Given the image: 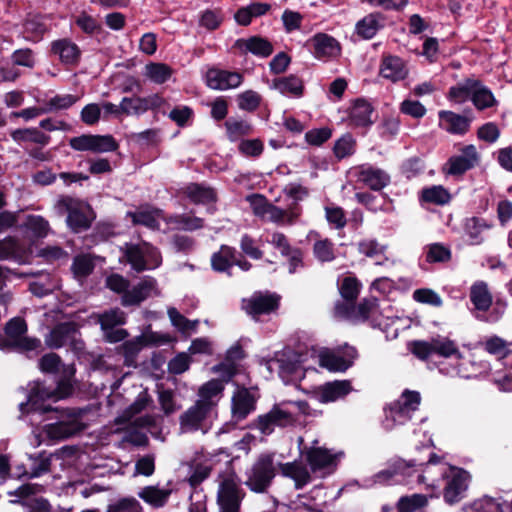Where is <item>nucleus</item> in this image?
<instances>
[{
  "label": "nucleus",
  "mask_w": 512,
  "mask_h": 512,
  "mask_svg": "<svg viewBox=\"0 0 512 512\" xmlns=\"http://www.w3.org/2000/svg\"><path fill=\"white\" fill-rule=\"evenodd\" d=\"M274 453H261L249 469L246 470L244 485L252 492L263 494L271 487L277 470Z\"/></svg>",
  "instance_id": "obj_1"
},
{
  "label": "nucleus",
  "mask_w": 512,
  "mask_h": 512,
  "mask_svg": "<svg viewBox=\"0 0 512 512\" xmlns=\"http://www.w3.org/2000/svg\"><path fill=\"white\" fill-rule=\"evenodd\" d=\"M58 206L66 211V224L73 233L87 231L96 219V213L90 204L71 196L61 197Z\"/></svg>",
  "instance_id": "obj_2"
},
{
  "label": "nucleus",
  "mask_w": 512,
  "mask_h": 512,
  "mask_svg": "<svg viewBox=\"0 0 512 512\" xmlns=\"http://www.w3.org/2000/svg\"><path fill=\"white\" fill-rule=\"evenodd\" d=\"M410 352L419 360L426 361L432 354L443 358L455 356L456 359L462 358L457 344L449 338H432L431 341L414 340L408 344Z\"/></svg>",
  "instance_id": "obj_3"
},
{
  "label": "nucleus",
  "mask_w": 512,
  "mask_h": 512,
  "mask_svg": "<svg viewBox=\"0 0 512 512\" xmlns=\"http://www.w3.org/2000/svg\"><path fill=\"white\" fill-rule=\"evenodd\" d=\"M448 470L449 473H442L447 479L443 489V498L447 504L453 505L465 497L471 476L465 469L456 466H449Z\"/></svg>",
  "instance_id": "obj_4"
},
{
  "label": "nucleus",
  "mask_w": 512,
  "mask_h": 512,
  "mask_svg": "<svg viewBox=\"0 0 512 512\" xmlns=\"http://www.w3.org/2000/svg\"><path fill=\"white\" fill-rule=\"evenodd\" d=\"M441 458L434 452H430L428 460L426 462L420 461L418 459H398L396 460L391 468L381 470L374 475V482L378 484H386L389 483L395 475H406L410 468H421L422 472H426L430 465H434L439 463Z\"/></svg>",
  "instance_id": "obj_5"
},
{
  "label": "nucleus",
  "mask_w": 512,
  "mask_h": 512,
  "mask_svg": "<svg viewBox=\"0 0 512 512\" xmlns=\"http://www.w3.org/2000/svg\"><path fill=\"white\" fill-rule=\"evenodd\" d=\"M123 252L126 261L137 273L149 269L145 256L153 259L156 266H159L162 261L159 251L147 242H143L142 244L125 243Z\"/></svg>",
  "instance_id": "obj_6"
},
{
  "label": "nucleus",
  "mask_w": 512,
  "mask_h": 512,
  "mask_svg": "<svg viewBox=\"0 0 512 512\" xmlns=\"http://www.w3.org/2000/svg\"><path fill=\"white\" fill-rule=\"evenodd\" d=\"M280 296L270 292H255L248 299L242 300V309L253 319L257 320L261 315H269L280 306Z\"/></svg>",
  "instance_id": "obj_7"
},
{
  "label": "nucleus",
  "mask_w": 512,
  "mask_h": 512,
  "mask_svg": "<svg viewBox=\"0 0 512 512\" xmlns=\"http://www.w3.org/2000/svg\"><path fill=\"white\" fill-rule=\"evenodd\" d=\"M460 151V155L451 156L444 164L443 172L447 175L460 177L478 165L480 155L473 144L465 145Z\"/></svg>",
  "instance_id": "obj_8"
},
{
  "label": "nucleus",
  "mask_w": 512,
  "mask_h": 512,
  "mask_svg": "<svg viewBox=\"0 0 512 512\" xmlns=\"http://www.w3.org/2000/svg\"><path fill=\"white\" fill-rule=\"evenodd\" d=\"M64 414L69 418L46 426V434L53 440H65L80 434L86 425L79 420L80 412L75 409H66Z\"/></svg>",
  "instance_id": "obj_9"
},
{
  "label": "nucleus",
  "mask_w": 512,
  "mask_h": 512,
  "mask_svg": "<svg viewBox=\"0 0 512 512\" xmlns=\"http://www.w3.org/2000/svg\"><path fill=\"white\" fill-rule=\"evenodd\" d=\"M245 496V491L232 478L224 479L220 483L217 498L220 512H240Z\"/></svg>",
  "instance_id": "obj_10"
},
{
  "label": "nucleus",
  "mask_w": 512,
  "mask_h": 512,
  "mask_svg": "<svg viewBox=\"0 0 512 512\" xmlns=\"http://www.w3.org/2000/svg\"><path fill=\"white\" fill-rule=\"evenodd\" d=\"M295 420V417L290 412L282 410L275 404L268 413L259 415L256 418L255 427L263 435H270L276 426L287 427L292 425Z\"/></svg>",
  "instance_id": "obj_11"
},
{
  "label": "nucleus",
  "mask_w": 512,
  "mask_h": 512,
  "mask_svg": "<svg viewBox=\"0 0 512 512\" xmlns=\"http://www.w3.org/2000/svg\"><path fill=\"white\" fill-rule=\"evenodd\" d=\"M440 126L450 134L465 135L473 121L472 110L464 111V114H458L450 110H441L438 113Z\"/></svg>",
  "instance_id": "obj_12"
},
{
  "label": "nucleus",
  "mask_w": 512,
  "mask_h": 512,
  "mask_svg": "<svg viewBox=\"0 0 512 512\" xmlns=\"http://www.w3.org/2000/svg\"><path fill=\"white\" fill-rule=\"evenodd\" d=\"M212 408L205 401H196L194 405L189 407L179 417L180 427L183 431H197L201 428L202 423L212 412Z\"/></svg>",
  "instance_id": "obj_13"
},
{
  "label": "nucleus",
  "mask_w": 512,
  "mask_h": 512,
  "mask_svg": "<svg viewBox=\"0 0 512 512\" xmlns=\"http://www.w3.org/2000/svg\"><path fill=\"white\" fill-rule=\"evenodd\" d=\"M243 82V76L239 72H232L219 68H210L206 72V84L213 90H228L237 88Z\"/></svg>",
  "instance_id": "obj_14"
},
{
  "label": "nucleus",
  "mask_w": 512,
  "mask_h": 512,
  "mask_svg": "<svg viewBox=\"0 0 512 512\" xmlns=\"http://www.w3.org/2000/svg\"><path fill=\"white\" fill-rule=\"evenodd\" d=\"M31 249L25 247L15 236H7L0 240V261L12 260L20 264L27 263Z\"/></svg>",
  "instance_id": "obj_15"
},
{
  "label": "nucleus",
  "mask_w": 512,
  "mask_h": 512,
  "mask_svg": "<svg viewBox=\"0 0 512 512\" xmlns=\"http://www.w3.org/2000/svg\"><path fill=\"white\" fill-rule=\"evenodd\" d=\"M46 392L43 390H39V386H37L34 381L33 386L31 387L27 401L19 404V410L23 415H27L30 413H40L41 415H45L49 412H57V408H53L49 404H45L47 401Z\"/></svg>",
  "instance_id": "obj_16"
},
{
  "label": "nucleus",
  "mask_w": 512,
  "mask_h": 512,
  "mask_svg": "<svg viewBox=\"0 0 512 512\" xmlns=\"http://www.w3.org/2000/svg\"><path fill=\"white\" fill-rule=\"evenodd\" d=\"M51 52L59 56L61 63L72 67L78 66L82 55L78 45L68 38L53 41L51 43Z\"/></svg>",
  "instance_id": "obj_17"
},
{
  "label": "nucleus",
  "mask_w": 512,
  "mask_h": 512,
  "mask_svg": "<svg viewBox=\"0 0 512 512\" xmlns=\"http://www.w3.org/2000/svg\"><path fill=\"white\" fill-rule=\"evenodd\" d=\"M79 332V325L74 321L56 324L45 339L51 349L62 348L73 336Z\"/></svg>",
  "instance_id": "obj_18"
},
{
  "label": "nucleus",
  "mask_w": 512,
  "mask_h": 512,
  "mask_svg": "<svg viewBox=\"0 0 512 512\" xmlns=\"http://www.w3.org/2000/svg\"><path fill=\"white\" fill-rule=\"evenodd\" d=\"M302 454L305 455L312 472L337 466L336 455L324 447H306Z\"/></svg>",
  "instance_id": "obj_19"
},
{
  "label": "nucleus",
  "mask_w": 512,
  "mask_h": 512,
  "mask_svg": "<svg viewBox=\"0 0 512 512\" xmlns=\"http://www.w3.org/2000/svg\"><path fill=\"white\" fill-rule=\"evenodd\" d=\"M344 354L345 356L334 353L323 354L320 357V364L331 372H345L353 365V360L358 353L356 348L347 346Z\"/></svg>",
  "instance_id": "obj_20"
},
{
  "label": "nucleus",
  "mask_w": 512,
  "mask_h": 512,
  "mask_svg": "<svg viewBox=\"0 0 512 512\" xmlns=\"http://www.w3.org/2000/svg\"><path fill=\"white\" fill-rule=\"evenodd\" d=\"M256 409V399L251 392L243 387L232 397V416L237 421H242Z\"/></svg>",
  "instance_id": "obj_21"
},
{
  "label": "nucleus",
  "mask_w": 512,
  "mask_h": 512,
  "mask_svg": "<svg viewBox=\"0 0 512 512\" xmlns=\"http://www.w3.org/2000/svg\"><path fill=\"white\" fill-rule=\"evenodd\" d=\"M358 179L373 191H380L390 183V176L384 170L371 165L359 167Z\"/></svg>",
  "instance_id": "obj_22"
},
{
  "label": "nucleus",
  "mask_w": 512,
  "mask_h": 512,
  "mask_svg": "<svg viewBox=\"0 0 512 512\" xmlns=\"http://www.w3.org/2000/svg\"><path fill=\"white\" fill-rule=\"evenodd\" d=\"M156 280L153 277L147 276L132 289L125 292L122 296V304L124 306L139 305L141 302L150 297L151 292L156 287Z\"/></svg>",
  "instance_id": "obj_23"
},
{
  "label": "nucleus",
  "mask_w": 512,
  "mask_h": 512,
  "mask_svg": "<svg viewBox=\"0 0 512 512\" xmlns=\"http://www.w3.org/2000/svg\"><path fill=\"white\" fill-rule=\"evenodd\" d=\"M385 16L381 12H372L360 19L355 25V31L364 40L372 39L385 27Z\"/></svg>",
  "instance_id": "obj_24"
},
{
  "label": "nucleus",
  "mask_w": 512,
  "mask_h": 512,
  "mask_svg": "<svg viewBox=\"0 0 512 512\" xmlns=\"http://www.w3.org/2000/svg\"><path fill=\"white\" fill-rule=\"evenodd\" d=\"M352 389V384L349 380L326 382L319 389V400L321 403L334 402L347 396Z\"/></svg>",
  "instance_id": "obj_25"
},
{
  "label": "nucleus",
  "mask_w": 512,
  "mask_h": 512,
  "mask_svg": "<svg viewBox=\"0 0 512 512\" xmlns=\"http://www.w3.org/2000/svg\"><path fill=\"white\" fill-rule=\"evenodd\" d=\"M373 106L365 99L358 98L354 101L349 111L350 125L354 127H369L373 124L371 115Z\"/></svg>",
  "instance_id": "obj_26"
},
{
  "label": "nucleus",
  "mask_w": 512,
  "mask_h": 512,
  "mask_svg": "<svg viewBox=\"0 0 512 512\" xmlns=\"http://www.w3.org/2000/svg\"><path fill=\"white\" fill-rule=\"evenodd\" d=\"M181 193L194 204H210L217 201L216 191L201 183H189L181 189Z\"/></svg>",
  "instance_id": "obj_27"
},
{
  "label": "nucleus",
  "mask_w": 512,
  "mask_h": 512,
  "mask_svg": "<svg viewBox=\"0 0 512 512\" xmlns=\"http://www.w3.org/2000/svg\"><path fill=\"white\" fill-rule=\"evenodd\" d=\"M313 54L316 58L334 57L340 52L339 42L326 33H317L311 39Z\"/></svg>",
  "instance_id": "obj_28"
},
{
  "label": "nucleus",
  "mask_w": 512,
  "mask_h": 512,
  "mask_svg": "<svg viewBox=\"0 0 512 512\" xmlns=\"http://www.w3.org/2000/svg\"><path fill=\"white\" fill-rule=\"evenodd\" d=\"M278 468L284 477L294 481L296 490L302 489L311 481V475L308 469L297 461L278 463Z\"/></svg>",
  "instance_id": "obj_29"
},
{
  "label": "nucleus",
  "mask_w": 512,
  "mask_h": 512,
  "mask_svg": "<svg viewBox=\"0 0 512 512\" xmlns=\"http://www.w3.org/2000/svg\"><path fill=\"white\" fill-rule=\"evenodd\" d=\"M235 47L240 49L244 48L245 52H250L255 56L266 58L273 53L272 43L261 36H251L248 39H237Z\"/></svg>",
  "instance_id": "obj_30"
},
{
  "label": "nucleus",
  "mask_w": 512,
  "mask_h": 512,
  "mask_svg": "<svg viewBox=\"0 0 512 512\" xmlns=\"http://www.w3.org/2000/svg\"><path fill=\"white\" fill-rule=\"evenodd\" d=\"M477 85H479V79L474 77L466 78L449 88L447 99L456 104H462L468 100L472 101V94Z\"/></svg>",
  "instance_id": "obj_31"
},
{
  "label": "nucleus",
  "mask_w": 512,
  "mask_h": 512,
  "mask_svg": "<svg viewBox=\"0 0 512 512\" xmlns=\"http://www.w3.org/2000/svg\"><path fill=\"white\" fill-rule=\"evenodd\" d=\"M237 251L234 247L221 245L220 249L211 256V267L216 272H226L231 275L230 269L234 266Z\"/></svg>",
  "instance_id": "obj_32"
},
{
  "label": "nucleus",
  "mask_w": 512,
  "mask_h": 512,
  "mask_svg": "<svg viewBox=\"0 0 512 512\" xmlns=\"http://www.w3.org/2000/svg\"><path fill=\"white\" fill-rule=\"evenodd\" d=\"M469 298L474 308L480 312L489 311L493 304L492 295L484 281H477L471 286Z\"/></svg>",
  "instance_id": "obj_33"
},
{
  "label": "nucleus",
  "mask_w": 512,
  "mask_h": 512,
  "mask_svg": "<svg viewBox=\"0 0 512 512\" xmlns=\"http://www.w3.org/2000/svg\"><path fill=\"white\" fill-rule=\"evenodd\" d=\"M272 88L278 90L283 95H292L294 97L303 96L305 90L303 80L295 74L273 79Z\"/></svg>",
  "instance_id": "obj_34"
},
{
  "label": "nucleus",
  "mask_w": 512,
  "mask_h": 512,
  "mask_svg": "<svg viewBox=\"0 0 512 512\" xmlns=\"http://www.w3.org/2000/svg\"><path fill=\"white\" fill-rule=\"evenodd\" d=\"M10 136L18 144L29 142L38 144L41 147L48 145L51 140L48 134H45L36 127L15 129L10 132Z\"/></svg>",
  "instance_id": "obj_35"
},
{
  "label": "nucleus",
  "mask_w": 512,
  "mask_h": 512,
  "mask_svg": "<svg viewBox=\"0 0 512 512\" xmlns=\"http://www.w3.org/2000/svg\"><path fill=\"white\" fill-rule=\"evenodd\" d=\"M380 75L392 82L403 80L407 75L403 60L398 56L384 57L380 66Z\"/></svg>",
  "instance_id": "obj_36"
},
{
  "label": "nucleus",
  "mask_w": 512,
  "mask_h": 512,
  "mask_svg": "<svg viewBox=\"0 0 512 512\" xmlns=\"http://www.w3.org/2000/svg\"><path fill=\"white\" fill-rule=\"evenodd\" d=\"M492 224L489 223L486 219L482 217H469L464 221L463 229L466 235L471 240V244L480 245L483 243L484 239L482 237V232L484 230L492 228Z\"/></svg>",
  "instance_id": "obj_37"
},
{
  "label": "nucleus",
  "mask_w": 512,
  "mask_h": 512,
  "mask_svg": "<svg viewBox=\"0 0 512 512\" xmlns=\"http://www.w3.org/2000/svg\"><path fill=\"white\" fill-rule=\"evenodd\" d=\"M42 347L41 340L36 337H28L26 335L15 339L14 341L6 343V346L3 347V350L13 351L20 354H25L28 358H32L29 355L31 352H39Z\"/></svg>",
  "instance_id": "obj_38"
},
{
  "label": "nucleus",
  "mask_w": 512,
  "mask_h": 512,
  "mask_svg": "<svg viewBox=\"0 0 512 512\" xmlns=\"http://www.w3.org/2000/svg\"><path fill=\"white\" fill-rule=\"evenodd\" d=\"M421 403V395L418 391L405 389L400 400L394 403L392 410L395 414L403 416L406 413L414 412Z\"/></svg>",
  "instance_id": "obj_39"
},
{
  "label": "nucleus",
  "mask_w": 512,
  "mask_h": 512,
  "mask_svg": "<svg viewBox=\"0 0 512 512\" xmlns=\"http://www.w3.org/2000/svg\"><path fill=\"white\" fill-rule=\"evenodd\" d=\"M21 228L29 232L35 239L45 238L51 230L49 222L43 216L34 214L26 217Z\"/></svg>",
  "instance_id": "obj_40"
},
{
  "label": "nucleus",
  "mask_w": 512,
  "mask_h": 512,
  "mask_svg": "<svg viewBox=\"0 0 512 512\" xmlns=\"http://www.w3.org/2000/svg\"><path fill=\"white\" fill-rule=\"evenodd\" d=\"M313 255L320 263H329L337 258L335 243L329 238L318 239L312 247Z\"/></svg>",
  "instance_id": "obj_41"
},
{
  "label": "nucleus",
  "mask_w": 512,
  "mask_h": 512,
  "mask_svg": "<svg viewBox=\"0 0 512 512\" xmlns=\"http://www.w3.org/2000/svg\"><path fill=\"white\" fill-rule=\"evenodd\" d=\"M167 313L172 325L185 337L190 336V333L195 332L199 326L198 319L190 320L174 307L169 308Z\"/></svg>",
  "instance_id": "obj_42"
},
{
  "label": "nucleus",
  "mask_w": 512,
  "mask_h": 512,
  "mask_svg": "<svg viewBox=\"0 0 512 512\" xmlns=\"http://www.w3.org/2000/svg\"><path fill=\"white\" fill-rule=\"evenodd\" d=\"M472 103L477 110L483 111L496 106L498 101L492 91L479 80V85H477L472 94Z\"/></svg>",
  "instance_id": "obj_43"
},
{
  "label": "nucleus",
  "mask_w": 512,
  "mask_h": 512,
  "mask_svg": "<svg viewBox=\"0 0 512 512\" xmlns=\"http://www.w3.org/2000/svg\"><path fill=\"white\" fill-rule=\"evenodd\" d=\"M37 386H39V390H43L46 392L47 400L54 399L60 400L65 399L73 394L74 387L69 379L63 377L58 380L57 385L54 389L47 388L43 381L37 380L35 381Z\"/></svg>",
  "instance_id": "obj_44"
},
{
  "label": "nucleus",
  "mask_w": 512,
  "mask_h": 512,
  "mask_svg": "<svg viewBox=\"0 0 512 512\" xmlns=\"http://www.w3.org/2000/svg\"><path fill=\"white\" fill-rule=\"evenodd\" d=\"M226 129V136L231 142H236L244 136H249L253 133V126L246 120H235L229 118L224 123Z\"/></svg>",
  "instance_id": "obj_45"
},
{
  "label": "nucleus",
  "mask_w": 512,
  "mask_h": 512,
  "mask_svg": "<svg viewBox=\"0 0 512 512\" xmlns=\"http://www.w3.org/2000/svg\"><path fill=\"white\" fill-rule=\"evenodd\" d=\"M28 331V325L25 319L21 317H14L10 319L4 327V333L6 338L0 340V348L6 346V343L14 341L24 335H26Z\"/></svg>",
  "instance_id": "obj_46"
},
{
  "label": "nucleus",
  "mask_w": 512,
  "mask_h": 512,
  "mask_svg": "<svg viewBox=\"0 0 512 512\" xmlns=\"http://www.w3.org/2000/svg\"><path fill=\"white\" fill-rule=\"evenodd\" d=\"M170 494V490L160 489L157 486H146L138 493V496L146 503L159 508L167 503Z\"/></svg>",
  "instance_id": "obj_47"
},
{
  "label": "nucleus",
  "mask_w": 512,
  "mask_h": 512,
  "mask_svg": "<svg viewBox=\"0 0 512 512\" xmlns=\"http://www.w3.org/2000/svg\"><path fill=\"white\" fill-rule=\"evenodd\" d=\"M173 74V69L166 63L150 62L145 66V75L156 84H164Z\"/></svg>",
  "instance_id": "obj_48"
},
{
  "label": "nucleus",
  "mask_w": 512,
  "mask_h": 512,
  "mask_svg": "<svg viewBox=\"0 0 512 512\" xmlns=\"http://www.w3.org/2000/svg\"><path fill=\"white\" fill-rule=\"evenodd\" d=\"M23 28L24 32L29 35L27 39L33 42L40 41L47 32V26L40 15L26 18L23 23Z\"/></svg>",
  "instance_id": "obj_49"
},
{
  "label": "nucleus",
  "mask_w": 512,
  "mask_h": 512,
  "mask_svg": "<svg viewBox=\"0 0 512 512\" xmlns=\"http://www.w3.org/2000/svg\"><path fill=\"white\" fill-rule=\"evenodd\" d=\"M223 390V381L218 379H211L199 388L198 395L200 399H198V401H205L209 404V407L213 409L216 406V402L212 400L213 397L221 394Z\"/></svg>",
  "instance_id": "obj_50"
},
{
  "label": "nucleus",
  "mask_w": 512,
  "mask_h": 512,
  "mask_svg": "<svg viewBox=\"0 0 512 512\" xmlns=\"http://www.w3.org/2000/svg\"><path fill=\"white\" fill-rule=\"evenodd\" d=\"M156 210L128 211L127 217L134 225H142L149 229H159L160 223L155 215Z\"/></svg>",
  "instance_id": "obj_51"
},
{
  "label": "nucleus",
  "mask_w": 512,
  "mask_h": 512,
  "mask_svg": "<svg viewBox=\"0 0 512 512\" xmlns=\"http://www.w3.org/2000/svg\"><path fill=\"white\" fill-rule=\"evenodd\" d=\"M150 401H151V399L148 396V394H146V393L140 394L135 399V401L124 410L123 414L118 416L115 419V423L116 424H124V423L128 422L132 417H134L135 415H137V414L141 413L143 410H145Z\"/></svg>",
  "instance_id": "obj_52"
},
{
  "label": "nucleus",
  "mask_w": 512,
  "mask_h": 512,
  "mask_svg": "<svg viewBox=\"0 0 512 512\" xmlns=\"http://www.w3.org/2000/svg\"><path fill=\"white\" fill-rule=\"evenodd\" d=\"M451 199L450 193L443 186H432L421 191V200L436 205L447 204Z\"/></svg>",
  "instance_id": "obj_53"
},
{
  "label": "nucleus",
  "mask_w": 512,
  "mask_h": 512,
  "mask_svg": "<svg viewBox=\"0 0 512 512\" xmlns=\"http://www.w3.org/2000/svg\"><path fill=\"white\" fill-rule=\"evenodd\" d=\"M98 322L102 331L111 330L126 323V314L119 308L110 309L99 315Z\"/></svg>",
  "instance_id": "obj_54"
},
{
  "label": "nucleus",
  "mask_w": 512,
  "mask_h": 512,
  "mask_svg": "<svg viewBox=\"0 0 512 512\" xmlns=\"http://www.w3.org/2000/svg\"><path fill=\"white\" fill-rule=\"evenodd\" d=\"M356 151V141L352 134L342 135L334 144L333 153L338 160L353 155Z\"/></svg>",
  "instance_id": "obj_55"
},
{
  "label": "nucleus",
  "mask_w": 512,
  "mask_h": 512,
  "mask_svg": "<svg viewBox=\"0 0 512 512\" xmlns=\"http://www.w3.org/2000/svg\"><path fill=\"white\" fill-rule=\"evenodd\" d=\"M428 504L427 496L424 494H413L411 496H402L397 503L399 512H416Z\"/></svg>",
  "instance_id": "obj_56"
},
{
  "label": "nucleus",
  "mask_w": 512,
  "mask_h": 512,
  "mask_svg": "<svg viewBox=\"0 0 512 512\" xmlns=\"http://www.w3.org/2000/svg\"><path fill=\"white\" fill-rule=\"evenodd\" d=\"M465 512H503L502 504L494 498L485 496L475 500L468 506L464 507Z\"/></svg>",
  "instance_id": "obj_57"
},
{
  "label": "nucleus",
  "mask_w": 512,
  "mask_h": 512,
  "mask_svg": "<svg viewBox=\"0 0 512 512\" xmlns=\"http://www.w3.org/2000/svg\"><path fill=\"white\" fill-rule=\"evenodd\" d=\"M94 262L85 254L76 255L71 265V271L76 278H86L94 270Z\"/></svg>",
  "instance_id": "obj_58"
},
{
  "label": "nucleus",
  "mask_w": 512,
  "mask_h": 512,
  "mask_svg": "<svg viewBox=\"0 0 512 512\" xmlns=\"http://www.w3.org/2000/svg\"><path fill=\"white\" fill-rule=\"evenodd\" d=\"M119 148V144L116 139L110 135H98L93 134L92 136V152L93 153H105L114 152Z\"/></svg>",
  "instance_id": "obj_59"
},
{
  "label": "nucleus",
  "mask_w": 512,
  "mask_h": 512,
  "mask_svg": "<svg viewBox=\"0 0 512 512\" xmlns=\"http://www.w3.org/2000/svg\"><path fill=\"white\" fill-rule=\"evenodd\" d=\"M451 259V250L442 243L427 246L426 261L428 263H445Z\"/></svg>",
  "instance_id": "obj_60"
},
{
  "label": "nucleus",
  "mask_w": 512,
  "mask_h": 512,
  "mask_svg": "<svg viewBox=\"0 0 512 512\" xmlns=\"http://www.w3.org/2000/svg\"><path fill=\"white\" fill-rule=\"evenodd\" d=\"M361 283L356 277H345L339 288L342 298L347 302H356L360 293Z\"/></svg>",
  "instance_id": "obj_61"
},
{
  "label": "nucleus",
  "mask_w": 512,
  "mask_h": 512,
  "mask_svg": "<svg viewBox=\"0 0 512 512\" xmlns=\"http://www.w3.org/2000/svg\"><path fill=\"white\" fill-rule=\"evenodd\" d=\"M223 20L221 9H206L200 15L199 25L209 31H214L220 27Z\"/></svg>",
  "instance_id": "obj_62"
},
{
  "label": "nucleus",
  "mask_w": 512,
  "mask_h": 512,
  "mask_svg": "<svg viewBox=\"0 0 512 512\" xmlns=\"http://www.w3.org/2000/svg\"><path fill=\"white\" fill-rule=\"evenodd\" d=\"M325 218L335 229H343L347 224L346 213L340 206L334 204L325 206Z\"/></svg>",
  "instance_id": "obj_63"
},
{
  "label": "nucleus",
  "mask_w": 512,
  "mask_h": 512,
  "mask_svg": "<svg viewBox=\"0 0 512 512\" xmlns=\"http://www.w3.org/2000/svg\"><path fill=\"white\" fill-rule=\"evenodd\" d=\"M106 512H143V508L134 497H124L109 504Z\"/></svg>",
  "instance_id": "obj_64"
}]
</instances>
